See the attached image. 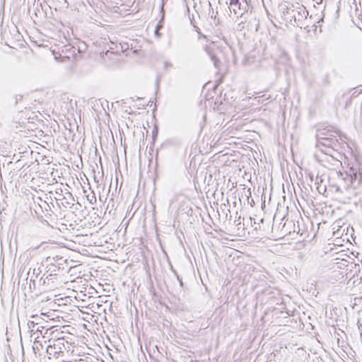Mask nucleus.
Here are the masks:
<instances>
[{
	"mask_svg": "<svg viewBox=\"0 0 362 362\" xmlns=\"http://www.w3.org/2000/svg\"><path fill=\"white\" fill-rule=\"evenodd\" d=\"M326 192V186L324 185H320V183L318 182V194H322V193H325Z\"/></svg>",
	"mask_w": 362,
	"mask_h": 362,
	"instance_id": "11",
	"label": "nucleus"
},
{
	"mask_svg": "<svg viewBox=\"0 0 362 362\" xmlns=\"http://www.w3.org/2000/svg\"><path fill=\"white\" fill-rule=\"evenodd\" d=\"M318 134L323 137H334L337 138V131L333 126L327 125L325 123L318 124Z\"/></svg>",
	"mask_w": 362,
	"mask_h": 362,
	"instance_id": "4",
	"label": "nucleus"
},
{
	"mask_svg": "<svg viewBox=\"0 0 362 362\" xmlns=\"http://www.w3.org/2000/svg\"><path fill=\"white\" fill-rule=\"evenodd\" d=\"M339 146L337 139L332 136L321 137L318 134V151H320V154L318 153V178L320 177V182L329 177L328 173L322 172V174L320 175V168H326L329 172L334 169L340 163L334 155V153H337Z\"/></svg>",
	"mask_w": 362,
	"mask_h": 362,
	"instance_id": "1",
	"label": "nucleus"
},
{
	"mask_svg": "<svg viewBox=\"0 0 362 362\" xmlns=\"http://www.w3.org/2000/svg\"><path fill=\"white\" fill-rule=\"evenodd\" d=\"M153 134H157V129H154V130L153 131Z\"/></svg>",
	"mask_w": 362,
	"mask_h": 362,
	"instance_id": "17",
	"label": "nucleus"
},
{
	"mask_svg": "<svg viewBox=\"0 0 362 362\" xmlns=\"http://www.w3.org/2000/svg\"><path fill=\"white\" fill-rule=\"evenodd\" d=\"M161 12L163 13L161 20L158 22V25H156V30H155V35L157 36L159 35L158 30L163 27L162 21L164 18L163 6H161Z\"/></svg>",
	"mask_w": 362,
	"mask_h": 362,
	"instance_id": "9",
	"label": "nucleus"
},
{
	"mask_svg": "<svg viewBox=\"0 0 362 362\" xmlns=\"http://www.w3.org/2000/svg\"><path fill=\"white\" fill-rule=\"evenodd\" d=\"M230 1V5L232 6L233 12L235 14H238V9H240V2L239 0H229Z\"/></svg>",
	"mask_w": 362,
	"mask_h": 362,
	"instance_id": "8",
	"label": "nucleus"
},
{
	"mask_svg": "<svg viewBox=\"0 0 362 362\" xmlns=\"http://www.w3.org/2000/svg\"><path fill=\"white\" fill-rule=\"evenodd\" d=\"M317 235V231L314 232V234H313V238H315Z\"/></svg>",
	"mask_w": 362,
	"mask_h": 362,
	"instance_id": "18",
	"label": "nucleus"
},
{
	"mask_svg": "<svg viewBox=\"0 0 362 362\" xmlns=\"http://www.w3.org/2000/svg\"><path fill=\"white\" fill-rule=\"evenodd\" d=\"M308 205L310 209L311 210L312 213L313 214V216H315V215H316L315 211L317 210V208H316V205L315 204L314 200L311 199L310 205L309 203H308Z\"/></svg>",
	"mask_w": 362,
	"mask_h": 362,
	"instance_id": "10",
	"label": "nucleus"
},
{
	"mask_svg": "<svg viewBox=\"0 0 362 362\" xmlns=\"http://www.w3.org/2000/svg\"><path fill=\"white\" fill-rule=\"evenodd\" d=\"M320 223H317L318 228H320Z\"/></svg>",
	"mask_w": 362,
	"mask_h": 362,
	"instance_id": "22",
	"label": "nucleus"
},
{
	"mask_svg": "<svg viewBox=\"0 0 362 362\" xmlns=\"http://www.w3.org/2000/svg\"><path fill=\"white\" fill-rule=\"evenodd\" d=\"M170 269H171V271H172V272H173V274L177 276V280L179 281L180 284L181 286H182V280L179 278V276H178V275H177V274L176 271L173 269V266H172L171 264H170Z\"/></svg>",
	"mask_w": 362,
	"mask_h": 362,
	"instance_id": "12",
	"label": "nucleus"
},
{
	"mask_svg": "<svg viewBox=\"0 0 362 362\" xmlns=\"http://www.w3.org/2000/svg\"><path fill=\"white\" fill-rule=\"evenodd\" d=\"M64 341V339L58 338L53 341V344H49L47 347V353L49 355H53L55 356L57 354H59L61 352V346L60 345L63 343L62 342Z\"/></svg>",
	"mask_w": 362,
	"mask_h": 362,
	"instance_id": "5",
	"label": "nucleus"
},
{
	"mask_svg": "<svg viewBox=\"0 0 362 362\" xmlns=\"http://www.w3.org/2000/svg\"><path fill=\"white\" fill-rule=\"evenodd\" d=\"M323 18H324V15L322 16V17L320 20L317 21V23H319L320 21H322Z\"/></svg>",
	"mask_w": 362,
	"mask_h": 362,
	"instance_id": "16",
	"label": "nucleus"
},
{
	"mask_svg": "<svg viewBox=\"0 0 362 362\" xmlns=\"http://www.w3.org/2000/svg\"><path fill=\"white\" fill-rule=\"evenodd\" d=\"M109 52H110L109 50H107V52H105V54L107 55Z\"/></svg>",
	"mask_w": 362,
	"mask_h": 362,
	"instance_id": "21",
	"label": "nucleus"
},
{
	"mask_svg": "<svg viewBox=\"0 0 362 362\" xmlns=\"http://www.w3.org/2000/svg\"><path fill=\"white\" fill-rule=\"evenodd\" d=\"M240 225V222H237V226Z\"/></svg>",
	"mask_w": 362,
	"mask_h": 362,
	"instance_id": "20",
	"label": "nucleus"
},
{
	"mask_svg": "<svg viewBox=\"0 0 362 362\" xmlns=\"http://www.w3.org/2000/svg\"><path fill=\"white\" fill-rule=\"evenodd\" d=\"M330 276H330V274H328V280H329V281H331V279H330Z\"/></svg>",
	"mask_w": 362,
	"mask_h": 362,
	"instance_id": "19",
	"label": "nucleus"
},
{
	"mask_svg": "<svg viewBox=\"0 0 362 362\" xmlns=\"http://www.w3.org/2000/svg\"><path fill=\"white\" fill-rule=\"evenodd\" d=\"M308 177L310 179V182H313L314 181V180H313V177H314L313 175L311 173H309L308 174Z\"/></svg>",
	"mask_w": 362,
	"mask_h": 362,
	"instance_id": "14",
	"label": "nucleus"
},
{
	"mask_svg": "<svg viewBox=\"0 0 362 362\" xmlns=\"http://www.w3.org/2000/svg\"><path fill=\"white\" fill-rule=\"evenodd\" d=\"M164 66H165V68H167V67H168V66H172V64H170V63H169V62H165L164 63Z\"/></svg>",
	"mask_w": 362,
	"mask_h": 362,
	"instance_id": "15",
	"label": "nucleus"
},
{
	"mask_svg": "<svg viewBox=\"0 0 362 362\" xmlns=\"http://www.w3.org/2000/svg\"><path fill=\"white\" fill-rule=\"evenodd\" d=\"M338 177V183L336 186V192L344 194V198L350 199L356 196L355 190L362 182V173L359 165L356 163L348 167L346 170L336 171Z\"/></svg>",
	"mask_w": 362,
	"mask_h": 362,
	"instance_id": "2",
	"label": "nucleus"
},
{
	"mask_svg": "<svg viewBox=\"0 0 362 362\" xmlns=\"http://www.w3.org/2000/svg\"><path fill=\"white\" fill-rule=\"evenodd\" d=\"M206 52L208 53L209 56L210 57V58H211V61L213 62L214 65L215 66V67L218 68V64L220 63V61L213 54V52H211V50L209 48L206 47Z\"/></svg>",
	"mask_w": 362,
	"mask_h": 362,
	"instance_id": "7",
	"label": "nucleus"
},
{
	"mask_svg": "<svg viewBox=\"0 0 362 362\" xmlns=\"http://www.w3.org/2000/svg\"><path fill=\"white\" fill-rule=\"evenodd\" d=\"M31 278H33V276H31ZM30 281H35V280H34V279H30Z\"/></svg>",
	"mask_w": 362,
	"mask_h": 362,
	"instance_id": "23",
	"label": "nucleus"
},
{
	"mask_svg": "<svg viewBox=\"0 0 362 362\" xmlns=\"http://www.w3.org/2000/svg\"><path fill=\"white\" fill-rule=\"evenodd\" d=\"M322 82L325 85H328L329 81V76L327 75H325L322 79Z\"/></svg>",
	"mask_w": 362,
	"mask_h": 362,
	"instance_id": "13",
	"label": "nucleus"
},
{
	"mask_svg": "<svg viewBox=\"0 0 362 362\" xmlns=\"http://www.w3.org/2000/svg\"><path fill=\"white\" fill-rule=\"evenodd\" d=\"M28 327L30 329V332H33L35 335H36L35 338H39L40 334L42 335L44 338L46 337V335L49 334V332L51 330L50 329H45L42 326H39L38 323H35L33 321H28ZM52 332H49V334H51Z\"/></svg>",
	"mask_w": 362,
	"mask_h": 362,
	"instance_id": "3",
	"label": "nucleus"
},
{
	"mask_svg": "<svg viewBox=\"0 0 362 362\" xmlns=\"http://www.w3.org/2000/svg\"><path fill=\"white\" fill-rule=\"evenodd\" d=\"M334 259L333 258L332 254L331 255L328 256V259H327L328 262L327 263V264L320 266L322 267V273L325 272L326 271H324V270L326 269L327 272H329L332 274H334L335 273H337L338 274H339V271H336L334 269L335 267V262H334Z\"/></svg>",
	"mask_w": 362,
	"mask_h": 362,
	"instance_id": "6",
	"label": "nucleus"
}]
</instances>
